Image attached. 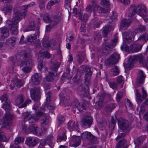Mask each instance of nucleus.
Wrapping results in <instances>:
<instances>
[{
  "mask_svg": "<svg viewBox=\"0 0 148 148\" xmlns=\"http://www.w3.org/2000/svg\"><path fill=\"white\" fill-rule=\"evenodd\" d=\"M9 60L15 65L16 60L19 62V65L21 67L24 66L22 69V71L25 73L29 72L32 70L30 66L33 65V59L31 56L27 53L26 50L22 51L19 55L15 57H11Z\"/></svg>",
  "mask_w": 148,
  "mask_h": 148,
  "instance_id": "obj_1",
  "label": "nucleus"
},
{
  "mask_svg": "<svg viewBox=\"0 0 148 148\" xmlns=\"http://www.w3.org/2000/svg\"><path fill=\"white\" fill-rule=\"evenodd\" d=\"M0 100L2 103L4 102L2 107L6 111L3 119V123L6 125H10L12 123V119L14 118L13 116L8 112L11 108L10 101L8 99L7 95L5 93L1 96L0 98Z\"/></svg>",
  "mask_w": 148,
  "mask_h": 148,
  "instance_id": "obj_2",
  "label": "nucleus"
},
{
  "mask_svg": "<svg viewBox=\"0 0 148 148\" xmlns=\"http://www.w3.org/2000/svg\"><path fill=\"white\" fill-rule=\"evenodd\" d=\"M33 109L36 111V114L33 115L30 112H26L23 114V116L24 121H29V122H34L38 121L41 116L46 115L45 113V110L41 109L40 108L35 104L33 108Z\"/></svg>",
  "mask_w": 148,
  "mask_h": 148,
  "instance_id": "obj_3",
  "label": "nucleus"
},
{
  "mask_svg": "<svg viewBox=\"0 0 148 148\" xmlns=\"http://www.w3.org/2000/svg\"><path fill=\"white\" fill-rule=\"evenodd\" d=\"M132 14L131 16H133L136 14L141 16L144 21L147 22L148 21V14L147 13V9L143 5L139 4L138 5L133 4L131 6Z\"/></svg>",
  "mask_w": 148,
  "mask_h": 148,
  "instance_id": "obj_4",
  "label": "nucleus"
},
{
  "mask_svg": "<svg viewBox=\"0 0 148 148\" xmlns=\"http://www.w3.org/2000/svg\"><path fill=\"white\" fill-rule=\"evenodd\" d=\"M14 15L13 18L12 19L8 20L6 21L7 24L11 26V30L12 33L14 35L18 33L17 23L23 18L18 14L17 12H14Z\"/></svg>",
  "mask_w": 148,
  "mask_h": 148,
  "instance_id": "obj_5",
  "label": "nucleus"
},
{
  "mask_svg": "<svg viewBox=\"0 0 148 148\" xmlns=\"http://www.w3.org/2000/svg\"><path fill=\"white\" fill-rule=\"evenodd\" d=\"M35 5V2H32L27 5H24L23 6L18 7L17 9L14 10V12H17L18 14L21 16V17H23L24 18L26 15V13L28 8L34 7Z\"/></svg>",
  "mask_w": 148,
  "mask_h": 148,
  "instance_id": "obj_6",
  "label": "nucleus"
},
{
  "mask_svg": "<svg viewBox=\"0 0 148 148\" xmlns=\"http://www.w3.org/2000/svg\"><path fill=\"white\" fill-rule=\"evenodd\" d=\"M117 37L115 36L114 38L111 42L110 43L106 42L105 44V47L102 49V52L103 55L106 56L110 53L112 48L116 45L117 41Z\"/></svg>",
  "mask_w": 148,
  "mask_h": 148,
  "instance_id": "obj_7",
  "label": "nucleus"
},
{
  "mask_svg": "<svg viewBox=\"0 0 148 148\" xmlns=\"http://www.w3.org/2000/svg\"><path fill=\"white\" fill-rule=\"evenodd\" d=\"M118 124L119 129V133L123 131H129L130 129L129 122L127 120L121 119L118 121Z\"/></svg>",
  "mask_w": 148,
  "mask_h": 148,
  "instance_id": "obj_8",
  "label": "nucleus"
},
{
  "mask_svg": "<svg viewBox=\"0 0 148 148\" xmlns=\"http://www.w3.org/2000/svg\"><path fill=\"white\" fill-rule=\"evenodd\" d=\"M39 28L40 27L38 26H37L36 27V32L34 36H32L31 35L28 36L27 38V42H29L30 44L34 43L36 44L35 45H39L40 43L38 41L39 40L38 39L37 41V42H36V40L37 39V38L38 37L39 35Z\"/></svg>",
  "mask_w": 148,
  "mask_h": 148,
  "instance_id": "obj_9",
  "label": "nucleus"
},
{
  "mask_svg": "<svg viewBox=\"0 0 148 148\" xmlns=\"http://www.w3.org/2000/svg\"><path fill=\"white\" fill-rule=\"evenodd\" d=\"M119 55L116 52L113 53L106 60V62L109 64H114L118 63L120 59Z\"/></svg>",
  "mask_w": 148,
  "mask_h": 148,
  "instance_id": "obj_10",
  "label": "nucleus"
},
{
  "mask_svg": "<svg viewBox=\"0 0 148 148\" xmlns=\"http://www.w3.org/2000/svg\"><path fill=\"white\" fill-rule=\"evenodd\" d=\"M142 96L140 94V92L138 89L136 90V95L137 102L138 104L141 103L143 100L147 97V95L143 87L142 88Z\"/></svg>",
  "mask_w": 148,
  "mask_h": 148,
  "instance_id": "obj_11",
  "label": "nucleus"
},
{
  "mask_svg": "<svg viewBox=\"0 0 148 148\" xmlns=\"http://www.w3.org/2000/svg\"><path fill=\"white\" fill-rule=\"evenodd\" d=\"M52 95V93L50 92H48L46 94V101L45 103L44 107L46 109H48L50 111V110H54L55 107L51 103V96Z\"/></svg>",
  "mask_w": 148,
  "mask_h": 148,
  "instance_id": "obj_12",
  "label": "nucleus"
},
{
  "mask_svg": "<svg viewBox=\"0 0 148 148\" xmlns=\"http://www.w3.org/2000/svg\"><path fill=\"white\" fill-rule=\"evenodd\" d=\"M31 97L33 100L39 99L40 97V88L34 87L30 90Z\"/></svg>",
  "mask_w": 148,
  "mask_h": 148,
  "instance_id": "obj_13",
  "label": "nucleus"
},
{
  "mask_svg": "<svg viewBox=\"0 0 148 148\" xmlns=\"http://www.w3.org/2000/svg\"><path fill=\"white\" fill-rule=\"evenodd\" d=\"M73 106L77 108L79 112H82L83 110L86 109V105L85 103L81 104L77 99H75L72 103Z\"/></svg>",
  "mask_w": 148,
  "mask_h": 148,
  "instance_id": "obj_14",
  "label": "nucleus"
},
{
  "mask_svg": "<svg viewBox=\"0 0 148 148\" xmlns=\"http://www.w3.org/2000/svg\"><path fill=\"white\" fill-rule=\"evenodd\" d=\"M82 136L83 138L88 139L91 143H95L97 140V138L89 132H84L82 134Z\"/></svg>",
  "mask_w": 148,
  "mask_h": 148,
  "instance_id": "obj_15",
  "label": "nucleus"
},
{
  "mask_svg": "<svg viewBox=\"0 0 148 148\" xmlns=\"http://www.w3.org/2000/svg\"><path fill=\"white\" fill-rule=\"evenodd\" d=\"M83 70L85 72V82L89 84L92 74V71L90 67L87 66L84 67Z\"/></svg>",
  "mask_w": 148,
  "mask_h": 148,
  "instance_id": "obj_16",
  "label": "nucleus"
},
{
  "mask_svg": "<svg viewBox=\"0 0 148 148\" xmlns=\"http://www.w3.org/2000/svg\"><path fill=\"white\" fill-rule=\"evenodd\" d=\"M81 125L83 127L88 126H90L92 123V119L90 116H86L84 117L81 121Z\"/></svg>",
  "mask_w": 148,
  "mask_h": 148,
  "instance_id": "obj_17",
  "label": "nucleus"
},
{
  "mask_svg": "<svg viewBox=\"0 0 148 148\" xmlns=\"http://www.w3.org/2000/svg\"><path fill=\"white\" fill-rule=\"evenodd\" d=\"M12 81L13 82V84H12L10 85V88L11 89H13L15 87L20 88L24 84L23 81L16 78L14 79H13Z\"/></svg>",
  "mask_w": 148,
  "mask_h": 148,
  "instance_id": "obj_18",
  "label": "nucleus"
},
{
  "mask_svg": "<svg viewBox=\"0 0 148 148\" xmlns=\"http://www.w3.org/2000/svg\"><path fill=\"white\" fill-rule=\"evenodd\" d=\"M37 139H33L31 137H28L26 138V143L30 148H33L38 143Z\"/></svg>",
  "mask_w": 148,
  "mask_h": 148,
  "instance_id": "obj_19",
  "label": "nucleus"
},
{
  "mask_svg": "<svg viewBox=\"0 0 148 148\" xmlns=\"http://www.w3.org/2000/svg\"><path fill=\"white\" fill-rule=\"evenodd\" d=\"M42 79L40 74L38 73H36L33 75L31 77V80L33 83L35 85H38Z\"/></svg>",
  "mask_w": 148,
  "mask_h": 148,
  "instance_id": "obj_20",
  "label": "nucleus"
},
{
  "mask_svg": "<svg viewBox=\"0 0 148 148\" xmlns=\"http://www.w3.org/2000/svg\"><path fill=\"white\" fill-rule=\"evenodd\" d=\"M145 27L143 25H140L138 28L134 30L135 32H130V41H133L134 39L135 35L136 33L143 32L145 31ZM131 41H130V42Z\"/></svg>",
  "mask_w": 148,
  "mask_h": 148,
  "instance_id": "obj_21",
  "label": "nucleus"
},
{
  "mask_svg": "<svg viewBox=\"0 0 148 148\" xmlns=\"http://www.w3.org/2000/svg\"><path fill=\"white\" fill-rule=\"evenodd\" d=\"M81 138L80 136H73L71 139V143L72 146L76 147L80 145Z\"/></svg>",
  "mask_w": 148,
  "mask_h": 148,
  "instance_id": "obj_22",
  "label": "nucleus"
},
{
  "mask_svg": "<svg viewBox=\"0 0 148 148\" xmlns=\"http://www.w3.org/2000/svg\"><path fill=\"white\" fill-rule=\"evenodd\" d=\"M142 47V45L140 44L137 43L131 44L130 45V53L139 52L141 50Z\"/></svg>",
  "mask_w": 148,
  "mask_h": 148,
  "instance_id": "obj_23",
  "label": "nucleus"
},
{
  "mask_svg": "<svg viewBox=\"0 0 148 148\" xmlns=\"http://www.w3.org/2000/svg\"><path fill=\"white\" fill-rule=\"evenodd\" d=\"M116 104L113 102H108L105 108V110L107 112H111L116 107Z\"/></svg>",
  "mask_w": 148,
  "mask_h": 148,
  "instance_id": "obj_24",
  "label": "nucleus"
},
{
  "mask_svg": "<svg viewBox=\"0 0 148 148\" xmlns=\"http://www.w3.org/2000/svg\"><path fill=\"white\" fill-rule=\"evenodd\" d=\"M68 128L71 131L78 129V127L77 122L70 121L68 123Z\"/></svg>",
  "mask_w": 148,
  "mask_h": 148,
  "instance_id": "obj_25",
  "label": "nucleus"
},
{
  "mask_svg": "<svg viewBox=\"0 0 148 148\" xmlns=\"http://www.w3.org/2000/svg\"><path fill=\"white\" fill-rule=\"evenodd\" d=\"M128 147L126 140L125 139H123L118 142L115 148H127Z\"/></svg>",
  "mask_w": 148,
  "mask_h": 148,
  "instance_id": "obj_26",
  "label": "nucleus"
},
{
  "mask_svg": "<svg viewBox=\"0 0 148 148\" xmlns=\"http://www.w3.org/2000/svg\"><path fill=\"white\" fill-rule=\"evenodd\" d=\"M139 73L140 77L137 82V86L138 87L140 86L143 83L145 78V75L143 71L140 70L139 72Z\"/></svg>",
  "mask_w": 148,
  "mask_h": 148,
  "instance_id": "obj_27",
  "label": "nucleus"
},
{
  "mask_svg": "<svg viewBox=\"0 0 148 148\" xmlns=\"http://www.w3.org/2000/svg\"><path fill=\"white\" fill-rule=\"evenodd\" d=\"M104 97L103 95H101L99 98V101L95 103V108L97 110H100L102 108Z\"/></svg>",
  "mask_w": 148,
  "mask_h": 148,
  "instance_id": "obj_28",
  "label": "nucleus"
},
{
  "mask_svg": "<svg viewBox=\"0 0 148 148\" xmlns=\"http://www.w3.org/2000/svg\"><path fill=\"white\" fill-rule=\"evenodd\" d=\"M130 25V20L125 19L122 20L120 24V29H125Z\"/></svg>",
  "mask_w": 148,
  "mask_h": 148,
  "instance_id": "obj_29",
  "label": "nucleus"
},
{
  "mask_svg": "<svg viewBox=\"0 0 148 148\" xmlns=\"http://www.w3.org/2000/svg\"><path fill=\"white\" fill-rule=\"evenodd\" d=\"M120 72V69L117 66L114 65L112 66L110 70L111 74L114 76L117 75L119 74Z\"/></svg>",
  "mask_w": 148,
  "mask_h": 148,
  "instance_id": "obj_30",
  "label": "nucleus"
},
{
  "mask_svg": "<svg viewBox=\"0 0 148 148\" xmlns=\"http://www.w3.org/2000/svg\"><path fill=\"white\" fill-rule=\"evenodd\" d=\"M25 99L24 95L21 94L17 95L15 100L16 104L19 105L22 104L24 101Z\"/></svg>",
  "mask_w": 148,
  "mask_h": 148,
  "instance_id": "obj_31",
  "label": "nucleus"
},
{
  "mask_svg": "<svg viewBox=\"0 0 148 148\" xmlns=\"http://www.w3.org/2000/svg\"><path fill=\"white\" fill-rule=\"evenodd\" d=\"M117 15L116 12L114 11L112 12V14L110 17V18L107 20L109 23H112L115 22L117 20Z\"/></svg>",
  "mask_w": 148,
  "mask_h": 148,
  "instance_id": "obj_32",
  "label": "nucleus"
},
{
  "mask_svg": "<svg viewBox=\"0 0 148 148\" xmlns=\"http://www.w3.org/2000/svg\"><path fill=\"white\" fill-rule=\"evenodd\" d=\"M112 30V27L110 25H108L103 27L102 30L103 36L104 37H106L108 33H109Z\"/></svg>",
  "mask_w": 148,
  "mask_h": 148,
  "instance_id": "obj_33",
  "label": "nucleus"
},
{
  "mask_svg": "<svg viewBox=\"0 0 148 148\" xmlns=\"http://www.w3.org/2000/svg\"><path fill=\"white\" fill-rule=\"evenodd\" d=\"M1 36L4 38L8 37L9 35L8 29L6 27H3L0 29Z\"/></svg>",
  "mask_w": 148,
  "mask_h": 148,
  "instance_id": "obj_34",
  "label": "nucleus"
},
{
  "mask_svg": "<svg viewBox=\"0 0 148 148\" xmlns=\"http://www.w3.org/2000/svg\"><path fill=\"white\" fill-rule=\"evenodd\" d=\"M49 117L46 116L42 118L40 120V125L42 127L47 125L49 123Z\"/></svg>",
  "mask_w": 148,
  "mask_h": 148,
  "instance_id": "obj_35",
  "label": "nucleus"
},
{
  "mask_svg": "<svg viewBox=\"0 0 148 148\" xmlns=\"http://www.w3.org/2000/svg\"><path fill=\"white\" fill-rule=\"evenodd\" d=\"M10 139V137H7L3 132L0 131V142H5L7 143L9 142Z\"/></svg>",
  "mask_w": 148,
  "mask_h": 148,
  "instance_id": "obj_36",
  "label": "nucleus"
},
{
  "mask_svg": "<svg viewBox=\"0 0 148 148\" xmlns=\"http://www.w3.org/2000/svg\"><path fill=\"white\" fill-rule=\"evenodd\" d=\"M60 1V0H51L48 2L47 5V8L48 10L50 9L51 6L58 3Z\"/></svg>",
  "mask_w": 148,
  "mask_h": 148,
  "instance_id": "obj_37",
  "label": "nucleus"
},
{
  "mask_svg": "<svg viewBox=\"0 0 148 148\" xmlns=\"http://www.w3.org/2000/svg\"><path fill=\"white\" fill-rule=\"evenodd\" d=\"M55 73L52 72H49V75L46 76L45 79L48 82H50L53 81L54 77H55Z\"/></svg>",
  "mask_w": 148,
  "mask_h": 148,
  "instance_id": "obj_38",
  "label": "nucleus"
},
{
  "mask_svg": "<svg viewBox=\"0 0 148 148\" xmlns=\"http://www.w3.org/2000/svg\"><path fill=\"white\" fill-rule=\"evenodd\" d=\"M92 5H88L86 8V11L88 13H91L92 11L95 10V1H92Z\"/></svg>",
  "mask_w": 148,
  "mask_h": 148,
  "instance_id": "obj_39",
  "label": "nucleus"
},
{
  "mask_svg": "<svg viewBox=\"0 0 148 148\" xmlns=\"http://www.w3.org/2000/svg\"><path fill=\"white\" fill-rule=\"evenodd\" d=\"M35 22L34 21L31 23L30 22L29 24V25L25 29V32L29 31L32 30H34L35 29Z\"/></svg>",
  "mask_w": 148,
  "mask_h": 148,
  "instance_id": "obj_40",
  "label": "nucleus"
},
{
  "mask_svg": "<svg viewBox=\"0 0 148 148\" xmlns=\"http://www.w3.org/2000/svg\"><path fill=\"white\" fill-rule=\"evenodd\" d=\"M146 138V136H142L138 137L134 141L135 144L137 145H139L143 142Z\"/></svg>",
  "mask_w": 148,
  "mask_h": 148,
  "instance_id": "obj_41",
  "label": "nucleus"
},
{
  "mask_svg": "<svg viewBox=\"0 0 148 148\" xmlns=\"http://www.w3.org/2000/svg\"><path fill=\"white\" fill-rule=\"evenodd\" d=\"M123 40L125 44L129 43L130 40L129 32H125L122 34Z\"/></svg>",
  "mask_w": 148,
  "mask_h": 148,
  "instance_id": "obj_42",
  "label": "nucleus"
},
{
  "mask_svg": "<svg viewBox=\"0 0 148 148\" xmlns=\"http://www.w3.org/2000/svg\"><path fill=\"white\" fill-rule=\"evenodd\" d=\"M85 84H86V87L83 91L82 92V94L83 95V96L84 97H86L88 96L89 94V92L88 90V85L90 84H88L87 83L85 82Z\"/></svg>",
  "mask_w": 148,
  "mask_h": 148,
  "instance_id": "obj_43",
  "label": "nucleus"
},
{
  "mask_svg": "<svg viewBox=\"0 0 148 148\" xmlns=\"http://www.w3.org/2000/svg\"><path fill=\"white\" fill-rule=\"evenodd\" d=\"M62 18L61 16L59 15H54L52 18V21L54 23V24H56L62 20Z\"/></svg>",
  "mask_w": 148,
  "mask_h": 148,
  "instance_id": "obj_44",
  "label": "nucleus"
},
{
  "mask_svg": "<svg viewBox=\"0 0 148 148\" xmlns=\"http://www.w3.org/2000/svg\"><path fill=\"white\" fill-rule=\"evenodd\" d=\"M47 143L51 147L53 146L54 142L53 141V137L52 135L48 136L46 139Z\"/></svg>",
  "mask_w": 148,
  "mask_h": 148,
  "instance_id": "obj_45",
  "label": "nucleus"
},
{
  "mask_svg": "<svg viewBox=\"0 0 148 148\" xmlns=\"http://www.w3.org/2000/svg\"><path fill=\"white\" fill-rule=\"evenodd\" d=\"M95 10L96 11H97V12L99 13H106V11L104 8H102L99 5L96 4L95 3Z\"/></svg>",
  "mask_w": 148,
  "mask_h": 148,
  "instance_id": "obj_46",
  "label": "nucleus"
},
{
  "mask_svg": "<svg viewBox=\"0 0 148 148\" xmlns=\"http://www.w3.org/2000/svg\"><path fill=\"white\" fill-rule=\"evenodd\" d=\"M116 82L118 84L120 85L121 88L122 87L124 82V79L122 76L120 75L117 78Z\"/></svg>",
  "mask_w": 148,
  "mask_h": 148,
  "instance_id": "obj_47",
  "label": "nucleus"
},
{
  "mask_svg": "<svg viewBox=\"0 0 148 148\" xmlns=\"http://www.w3.org/2000/svg\"><path fill=\"white\" fill-rule=\"evenodd\" d=\"M78 16L79 20L81 21H87L88 16L86 14H84L83 15L80 12L78 13Z\"/></svg>",
  "mask_w": 148,
  "mask_h": 148,
  "instance_id": "obj_48",
  "label": "nucleus"
},
{
  "mask_svg": "<svg viewBox=\"0 0 148 148\" xmlns=\"http://www.w3.org/2000/svg\"><path fill=\"white\" fill-rule=\"evenodd\" d=\"M12 6L8 5H7L5 7H4L2 9V10L4 11V12L6 14L10 12L12 10Z\"/></svg>",
  "mask_w": 148,
  "mask_h": 148,
  "instance_id": "obj_49",
  "label": "nucleus"
},
{
  "mask_svg": "<svg viewBox=\"0 0 148 148\" xmlns=\"http://www.w3.org/2000/svg\"><path fill=\"white\" fill-rule=\"evenodd\" d=\"M85 55L84 52H82L78 56V62L81 64L84 60Z\"/></svg>",
  "mask_w": 148,
  "mask_h": 148,
  "instance_id": "obj_50",
  "label": "nucleus"
},
{
  "mask_svg": "<svg viewBox=\"0 0 148 148\" xmlns=\"http://www.w3.org/2000/svg\"><path fill=\"white\" fill-rule=\"evenodd\" d=\"M138 40L143 41L144 43H145L148 40L147 35L146 34H143L140 37Z\"/></svg>",
  "mask_w": 148,
  "mask_h": 148,
  "instance_id": "obj_51",
  "label": "nucleus"
},
{
  "mask_svg": "<svg viewBox=\"0 0 148 148\" xmlns=\"http://www.w3.org/2000/svg\"><path fill=\"white\" fill-rule=\"evenodd\" d=\"M16 38L13 37H11L7 40L6 43L8 45L14 43L16 42Z\"/></svg>",
  "mask_w": 148,
  "mask_h": 148,
  "instance_id": "obj_52",
  "label": "nucleus"
},
{
  "mask_svg": "<svg viewBox=\"0 0 148 148\" xmlns=\"http://www.w3.org/2000/svg\"><path fill=\"white\" fill-rule=\"evenodd\" d=\"M60 63L57 62L53 64L51 66V69L53 71H55L57 70L60 66Z\"/></svg>",
  "mask_w": 148,
  "mask_h": 148,
  "instance_id": "obj_53",
  "label": "nucleus"
},
{
  "mask_svg": "<svg viewBox=\"0 0 148 148\" xmlns=\"http://www.w3.org/2000/svg\"><path fill=\"white\" fill-rule=\"evenodd\" d=\"M24 138L23 137H18L14 140L15 144L18 145L20 143L23 142L24 141Z\"/></svg>",
  "mask_w": 148,
  "mask_h": 148,
  "instance_id": "obj_54",
  "label": "nucleus"
},
{
  "mask_svg": "<svg viewBox=\"0 0 148 148\" xmlns=\"http://www.w3.org/2000/svg\"><path fill=\"white\" fill-rule=\"evenodd\" d=\"M123 93L122 92L118 91L116 94V100L117 102H119L123 97Z\"/></svg>",
  "mask_w": 148,
  "mask_h": 148,
  "instance_id": "obj_55",
  "label": "nucleus"
},
{
  "mask_svg": "<svg viewBox=\"0 0 148 148\" xmlns=\"http://www.w3.org/2000/svg\"><path fill=\"white\" fill-rule=\"evenodd\" d=\"M58 126H59L65 120V118L64 116L62 115H59L58 118Z\"/></svg>",
  "mask_w": 148,
  "mask_h": 148,
  "instance_id": "obj_56",
  "label": "nucleus"
},
{
  "mask_svg": "<svg viewBox=\"0 0 148 148\" xmlns=\"http://www.w3.org/2000/svg\"><path fill=\"white\" fill-rule=\"evenodd\" d=\"M45 66V62L42 61H40L38 62V68L39 70L42 72V69Z\"/></svg>",
  "mask_w": 148,
  "mask_h": 148,
  "instance_id": "obj_57",
  "label": "nucleus"
},
{
  "mask_svg": "<svg viewBox=\"0 0 148 148\" xmlns=\"http://www.w3.org/2000/svg\"><path fill=\"white\" fill-rule=\"evenodd\" d=\"M42 45L44 47L47 48L50 47L51 46L50 41H49L48 40H45L44 39L42 42Z\"/></svg>",
  "mask_w": 148,
  "mask_h": 148,
  "instance_id": "obj_58",
  "label": "nucleus"
},
{
  "mask_svg": "<svg viewBox=\"0 0 148 148\" xmlns=\"http://www.w3.org/2000/svg\"><path fill=\"white\" fill-rule=\"evenodd\" d=\"M30 127L31 132L32 133L34 134L35 133H36V131L37 128H38V126L36 125L33 124L30 126Z\"/></svg>",
  "mask_w": 148,
  "mask_h": 148,
  "instance_id": "obj_59",
  "label": "nucleus"
},
{
  "mask_svg": "<svg viewBox=\"0 0 148 148\" xmlns=\"http://www.w3.org/2000/svg\"><path fill=\"white\" fill-rule=\"evenodd\" d=\"M62 94L63 93H60V97L61 98V101H62L64 104H66L68 102V100L66 97L64 96H62Z\"/></svg>",
  "mask_w": 148,
  "mask_h": 148,
  "instance_id": "obj_60",
  "label": "nucleus"
},
{
  "mask_svg": "<svg viewBox=\"0 0 148 148\" xmlns=\"http://www.w3.org/2000/svg\"><path fill=\"white\" fill-rule=\"evenodd\" d=\"M110 87L113 89H116L117 88V83L114 82H110L108 83Z\"/></svg>",
  "mask_w": 148,
  "mask_h": 148,
  "instance_id": "obj_61",
  "label": "nucleus"
},
{
  "mask_svg": "<svg viewBox=\"0 0 148 148\" xmlns=\"http://www.w3.org/2000/svg\"><path fill=\"white\" fill-rule=\"evenodd\" d=\"M22 132L23 133H25L26 134H28L30 133V127L27 128L25 126H23Z\"/></svg>",
  "mask_w": 148,
  "mask_h": 148,
  "instance_id": "obj_62",
  "label": "nucleus"
},
{
  "mask_svg": "<svg viewBox=\"0 0 148 148\" xmlns=\"http://www.w3.org/2000/svg\"><path fill=\"white\" fill-rule=\"evenodd\" d=\"M121 49L122 50H124L126 52H129V49L128 45L126 44H123L121 47Z\"/></svg>",
  "mask_w": 148,
  "mask_h": 148,
  "instance_id": "obj_63",
  "label": "nucleus"
},
{
  "mask_svg": "<svg viewBox=\"0 0 148 148\" xmlns=\"http://www.w3.org/2000/svg\"><path fill=\"white\" fill-rule=\"evenodd\" d=\"M86 84L80 85L77 88V90L79 92H81V93L83 91V90L85 87Z\"/></svg>",
  "mask_w": 148,
  "mask_h": 148,
  "instance_id": "obj_64",
  "label": "nucleus"
}]
</instances>
